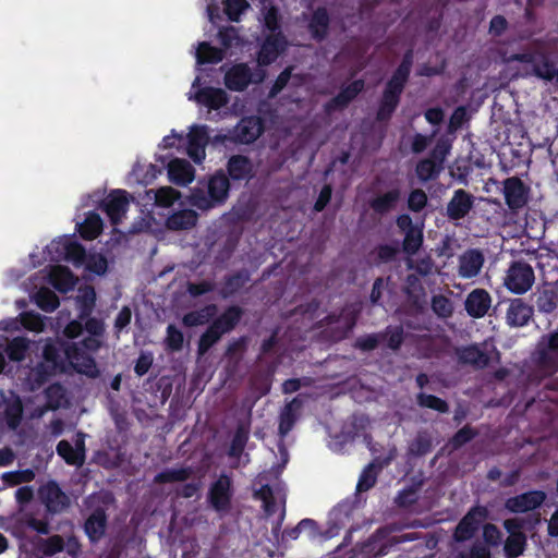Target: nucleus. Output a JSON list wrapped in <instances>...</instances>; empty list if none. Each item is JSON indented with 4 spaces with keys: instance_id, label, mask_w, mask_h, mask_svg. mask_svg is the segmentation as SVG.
Masks as SVG:
<instances>
[{
    "instance_id": "52",
    "label": "nucleus",
    "mask_w": 558,
    "mask_h": 558,
    "mask_svg": "<svg viewBox=\"0 0 558 558\" xmlns=\"http://www.w3.org/2000/svg\"><path fill=\"white\" fill-rule=\"evenodd\" d=\"M456 558H492V554L486 545L475 543L469 549L459 551Z\"/></svg>"
},
{
    "instance_id": "53",
    "label": "nucleus",
    "mask_w": 558,
    "mask_h": 558,
    "mask_svg": "<svg viewBox=\"0 0 558 558\" xmlns=\"http://www.w3.org/2000/svg\"><path fill=\"white\" fill-rule=\"evenodd\" d=\"M35 474L31 470L8 472L2 475V480L10 486H15L22 483L31 482Z\"/></svg>"
},
{
    "instance_id": "7",
    "label": "nucleus",
    "mask_w": 558,
    "mask_h": 558,
    "mask_svg": "<svg viewBox=\"0 0 558 558\" xmlns=\"http://www.w3.org/2000/svg\"><path fill=\"white\" fill-rule=\"evenodd\" d=\"M485 255L480 248H468L458 256L457 274L461 279L470 280L480 276Z\"/></svg>"
},
{
    "instance_id": "25",
    "label": "nucleus",
    "mask_w": 558,
    "mask_h": 558,
    "mask_svg": "<svg viewBox=\"0 0 558 558\" xmlns=\"http://www.w3.org/2000/svg\"><path fill=\"white\" fill-rule=\"evenodd\" d=\"M194 99L210 109H219L228 102L227 93L221 88L213 87L199 89Z\"/></svg>"
},
{
    "instance_id": "6",
    "label": "nucleus",
    "mask_w": 558,
    "mask_h": 558,
    "mask_svg": "<svg viewBox=\"0 0 558 558\" xmlns=\"http://www.w3.org/2000/svg\"><path fill=\"white\" fill-rule=\"evenodd\" d=\"M38 549L46 557H51L65 550L69 556L77 558L81 554V544L74 535H69L66 539H64L61 535L56 534L48 538L40 539Z\"/></svg>"
},
{
    "instance_id": "63",
    "label": "nucleus",
    "mask_w": 558,
    "mask_h": 558,
    "mask_svg": "<svg viewBox=\"0 0 558 558\" xmlns=\"http://www.w3.org/2000/svg\"><path fill=\"white\" fill-rule=\"evenodd\" d=\"M380 340H383L381 333L367 335L356 339L354 347L362 351H371L378 345Z\"/></svg>"
},
{
    "instance_id": "55",
    "label": "nucleus",
    "mask_w": 558,
    "mask_h": 558,
    "mask_svg": "<svg viewBox=\"0 0 558 558\" xmlns=\"http://www.w3.org/2000/svg\"><path fill=\"white\" fill-rule=\"evenodd\" d=\"M408 267L415 269L422 276H428L435 271V263L429 256L418 258L415 263L412 259L408 260Z\"/></svg>"
},
{
    "instance_id": "11",
    "label": "nucleus",
    "mask_w": 558,
    "mask_h": 558,
    "mask_svg": "<svg viewBox=\"0 0 558 558\" xmlns=\"http://www.w3.org/2000/svg\"><path fill=\"white\" fill-rule=\"evenodd\" d=\"M546 497V493L543 490H532L508 498L505 507L510 512L523 513L541 507Z\"/></svg>"
},
{
    "instance_id": "46",
    "label": "nucleus",
    "mask_w": 558,
    "mask_h": 558,
    "mask_svg": "<svg viewBox=\"0 0 558 558\" xmlns=\"http://www.w3.org/2000/svg\"><path fill=\"white\" fill-rule=\"evenodd\" d=\"M416 400L417 404L422 408L433 409L440 413H447L449 411L448 403L436 396L421 392L417 395Z\"/></svg>"
},
{
    "instance_id": "62",
    "label": "nucleus",
    "mask_w": 558,
    "mask_h": 558,
    "mask_svg": "<svg viewBox=\"0 0 558 558\" xmlns=\"http://www.w3.org/2000/svg\"><path fill=\"white\" fill-rule=\"evenodd\" d=\"M483 538L487 545L498 546L501 543V533L495 524L487 523L483 527Z\"/></svg>"
},
{
    "instance_id": "8",
    "label": "nucleus",
    "mask_w": 558,
    "mask_h": 558,
    "mask_svg": "<svg viewBox=\"0 0 558 558\" xmlns=\"http://www.w3.org/2000/svg\"><path fill=\"white\" fill-rule=\"evenodd\" d=\"M487 510L484 507L472 508L456 526L452 536L453 539L459 543L471 539L485 520Z\"/></svg>"
},
{
    "instance_id": "56",
    "label": "nucleus",
    "mask_w": 558,
    "mask_h": 558,
    "mask_svg": "<svg viewBox=\"0 0 558 558\" xmlns=\"http://www.w3.org/2000/svg\"><path fill=\"white\" fill-rule=\"evenodd\" d=\"M65 258L74 263H82L85 259V250L82 245L66 240L64 242Z\"/></svg>"
},
{
    "instance_id": "43",
    "label": "nucleus",
    "mask_w": 558,
    "mask_h": 558,
    "mask_svg": "<svg viewBox=\"0 0 558 558\" xmlns=\"http://www.w3.org/2000/svg\"><path fill=\"white\" fill-rule=\"evenodd\" d=\"M57 452L68 464L81 466L84 463L83 454L78 451L75 452L73 446L66 440L59 441Z\"/></svg>"
},
{
    "instance_id": "45",
    "label": "nucleus",
    "mask_w": 558,
    "mask_h": 558,
    "mask_svg": "<svg viewBox=\"0 0 558 558\" xmlns=\"http://www.w3.org/2000/svg\"><path fill=\"white\" fill-rule=\"evenodd\" d=\"M247 439H248V429L245 426L240 425L236 428V432L233 436V439H232V442H231V446L229 449V456L232 458L239 459L246 446Z\"/></svg>"
},
{
    "instance_id": "33",
    "label": "nucleus",
    "mask_w": 558,
    "mask_h": 558,
    "mask_svg": "<svg viewBox=\"0 0 558 558\" xmlns=\"http://www.w3.org/2000/svg\"><path fill=\"white\" fill-rule=\"evenodd\" d=\"M217 313V306L211 304L198 311L190 312L182 318V323L186 327H196L208 323Z\"/></svg>"
},
{
    "instance_id": "12",
    "label": "nucleus",
    "mask_w": 558,
    "mask_h": 558,
    "mask_svg": "<svg viewBox=\"0 0 558 558\" xmlns=\"http://www.w3.org/2000/svg\"><path fill=\"white\" fill-rule=\"evenodd\" d=\"M475 197L465 190H456L447 204L446 214L450 220L465 218L474 207Z\"/></svg>"
},
{
    "instance_id": "3",
    "label": "nucleus",
    "mask_w": 558,
    "mask_h": 558,
    "mask_svg": "<svg viewBox=\"0 0 558 558\" xmlns=\"http://www.w3.org/2000/svg\"><path fill=\"white\" fill-rule=\"evenodd\" d=\"M411 69V61L405 58L388 82L383 96L381 105L377 112L378 120H387L399 104L400 95L408 80Z\"/></svg>"
},
{
    "instance_id": "22",
    "label": "nucleus",
    "mask_w": 558,
    "mask_h": 558,
    "mask_svg": "<svg viewBox=\"0 0 558 558\" xmlns=\"http://www.w3.org/2000/svg\"><path fill=\"white\" fill-rule=\"evenodd\" d=\"M328 325H337L336 330L332 332L331 338L335 341H339L343 338H345L356 323V312L355 311H349L344 312L341 316H333L330 315L327 317Z\"/></svg>"
},
{
    "instance_id": "32",
    "label": "nucleus",
    "mask_w": 558,
    "mask_h": 558,
    "mask_svg": "<svg viewBox=\"0 0 558 558\" xmlns=\"http://www.w3.org/2000/svg\"><path fill=\"white\" fill-rule=\"evenodd\" d=\"M242 316V310L238 306H231L226 310L218 318L213 322L215 328H217L222 335L231 331L240 322Z\"/></svg>"
},
{
    "instance_id": "51",
    "label": "nucleus",
    "mask_w": 558,
    "mask_h": 558,
    "mask_svg": "<svg viewBox=\"0 0 558 558\" xmlns=\"http://www.w3.org/2000/svg\"><path fill=\"white\" fill-rule=\"evenodd\" d=\"M432 308L440 317H449L453 312L451 301L444 295H435L432 299Z\"/></svg>"
},
{
    "instance_id": "47",
    "label": "nucleus",
    "mask_w": 558,
    "mask_h": 558,
    "mask_svg": "<svg viewBox=\"0 0 558 558\" xmlns=\"http://www.w3.org/2000/svg\"><path fill=\"white\" fill-rule=\"evenodd\" d=\"M403 251L409 254H415L423 243V232L420 228L404 233Z\"/></svg>"
},
{
    "instance_id": "14",
    "label": "nucleus",
    "mask_w": 558,
    "mask_h": 558,
    "mask_svg": "<svg viewBox=\"0 0 558 558\" xmlns=\"http://www.w3.org/2000/svg\"><path fill=\"white\" fill-rule=\"evenodd\" d=\"M129 204L128 193L121 190L113 191L104 201V209L113 225H118L122 220Z\"/></svg>"
},
{
    "instance_id": "23",
    "label": "nucleus",
    "mask_w": 558,
    "mask_h": 558,
    "mask_svg": "<svg viewBox=\"0 0 558 558\" xmlns=\"http://www.w3.org/2000/svg\"><path fill=\"white\" fill-rule=\"evenodd\" d=\"M107 515L102 508H97L85 522V532L92 542L99 541L106 532Z\"/></svg>"
},
{
    "instance_id": "64",
    "label": "nucleus",
    "mask_w": 558,
    "mask_h": 558,
    "mask_svg": "<svg viewBox=\"0 0 558 558\" xmlns=\"http://www.w3.org/2000/svg\"><path fill=\"white\" fill-rule=\"evenodd\" d=\"M292 73V68L289 66L284 71H282L277 77L275 84L270 88L269 97H276L288 84Z\"/></svg>"
},
{
    "instance_id": "30",
    "label": "nucleus",
    "mask_w": 558,
    "mask_h": 558,
    "mask_svg": "<svg viewBox=\"0 0 558 558\" xmlns=\"http://www.w3.org/2000/svg\"><path fill=\"white\" fill-rule=\"evenodd\" d=\"M364 88V82L357 80L343 88L329 104V109H340L353 100Z\"/></svg>"
},
{
    "instance_id": "50",
    "label": "nucleus",
    "mask_w": 558,
    "mask_h": 558,
    "mask_svg": "<svg viewBox=\"0 0 558 558\" xmlns=\"http://www.w3.org/2000/svg\"><path fill=\"white\" fill-rule=\"evenodd\" d=\"M183 333L173 325H169L165 339L166 347L171 351H180L183 348Z\"/></svg>"
},
{
    "instance_id": "19",
    "label": "nucleus",
    "mask_w": 558,
    "mask_h": 558,
    "mask_svg": "<svg viewBox=\"0 0 558 558\" xmlns=\"http://www.w3.org/2000/svg\"><path fill=\"white\" fill-rule=\"evenodd\" d=\"M284 47L286 40L280 33L268 36L258 53V65L262 68L272 63Z\"/></svg>"
},
{
    "instance_id": "16",
    "label": "nucleus",
    "mask_w": 558,
    "mask_h": 558,
    "mask_svg": "<svg viewBox=\"0 0 558 558\" xmlns=\"http://www.w3.org/2000/svg\"><path fill=\"white\" fill-rule=\"evenodd\" d=\"M454 352L460 364L472 366L475 369H482L489 363L488 353L475 344L457 348Z\"/></svg>"
},
{
    "instance_id": "31",
    "label": "nucleus",
    "mask_w": 558,
    "mask_h": 558,
    "mask_svg": "<svg viewBox=\"0 0 558 558\" xmlns=\"http://www.w3.org/2000/svg\"><path fill=\"white\" fill-rule=\"evenodd\" d=\"M400 199V191L395 189L376 196L371 202L372 209L380 215L393 210Z\"/></svg>"
},
{
    "instance_id": "28",
    "label": "nucleus",
    "mask_w": 558,
    "mask_h": 558,
    "mask_svg": "<svg viewBox=\"0 0 558 558\" xmlns=\"http://www.w3.org/2000/svg\"><path fill=\"white\" fill-rule=\"evenodd\" d=\"M302 407L301 400L294 398L282 409L280 413L279 434L286 436L298 420L299 411Z\"/></svg>"
},
{
    "instance_id": "17",
    "label": "nucleus",
    "mask_w": 558,
    "mask_h": 558,
    "mask_svg": "<svg viewBox=\"0 0 558 558\" xmlns=\"http://www.w3.org/2000/svg\"><path fill=\"white\" fill-rule=\"evenodd\" d=\"M208 143V134L205 126H192L187 135V154L199 163L205 159V147Z\"/></svg>"
},
{
    "instance_id": "36",
    "label": "nucleus",
    "mask_w": 558,
    "mask_h": 558,
    "mask_svg": "<svg viewBox=\"0 0 558 558\" xmlns=\"http://www.w3.org/2000/svg\"><path fill=\"white\" fill-rule=\"evenodd\" d=\"M96 293L94 288L86 286L84 288L78 289V294L76 296V303L80 307V318L84 319L87 317L95 305Z\"/></svg>"
},
{
    "instance_id": "5",
    "label": "nucleus",
    "mask_w": 558,
    "mask_h": 558,
    "mask_svg": "<svg viewBox=\"0 0 558 558\" xmlns=\"http://www.w3.org/2000/svg\"><path fill=\"white\" fill-rule=\"evenodd\" d=\"M266 77L263 69L252 72L247 64L240 63L230 68L225 75L226 86L235 92L244 90L251 83H260Z\"/></svg>"
},
{
    "instance_id": "40",
    "label": "nucleus",
    "mask_w": 558,
    "mask_h": 558,
    "mask_svg": "<svg viewBox=\"0 0 558 558\" xmlns=\"http://www.w3.org/2000/svg\"><path fill=\"white\" fill-rule=\"evenodd\" d=\"M102 230V220L98 214L90 213L80 227L81 235L84 239L92 240L100 234Z\"/></svg>"
},
{
    "instance_id": "35",
    "label": "nucleus",
    "mask_w": 558,
    "mask_h": 558,
    "mask_svg": "<svg viewBox=\"0 0 558 558\" xmlns=\"http://www.w3.org/2000/svg\"><path fill=\"white\" fill-rule=\"evenodd\" d=\"M192 473L191 468L166 469L155 476L154 482L158 484L185 482L191 477Z\"/></svg>"
},
{
    "instance_id": "15",
    "label": "nucleus",
    "mask_w": 558,
    "mask_h": 558,
    "mask_svg": "<svg viewBox=\"0 0 558 558\" xmlns=\"http://www.w3.org/2000/svg\"><path fill=\"white\" fill-rule=\"evenodd\" d=\"M231 499V480L222 474L209 490V501L217 511H227Z\"/></svg>"
},
{
    "instance_id": "57",
    "label": "nucleus",
    "mask_w": 558,
    "mask_h": 558,
    "mask_svg": "<svg viewBox=\"0 0 558 558\" xmlns=\"http://www.w3.org/2000/svg\"><path fill=\"white\" fill-rule=\"evenodd\" d=\"M21 324L32 331H43L44 320L39 314L32 312L21 314Z\"/></svg>"
},
{
    "instance_id": "39",
    "label": "nucleus",
    "mask_w": 558,
    "mask_h": 558,
    "mask_svg": "<svg viewBox=\"0 0 558 558\" xmlns=\"http://www.w3.org/2000/svg\"><path fill=\"white\" fill-rule=\"evenodd\" d=\"M526 546V536L524 533L509 535L505 542V555L507 558H517L521 556Z\"/></svg>"
},
{
    "instance_id": "34",
    "label": "nucleus",
    "mask_w": 558,
    "mask_h": 558,
    "mask_svg": "<svg viewBox=\"0 0 558 558\" xmlns=\"http://www.w3.org/2000/svg\"><path fill=\"white\" fill-rule=\"evenodd\" d=\"M328 25L329 16L326 9H317L310 22V31L312 36L317 40H322L327 35Z\"/></svg>"
},
{
    "instance_id": "58",
    "label": "nucleus",
    "mask_w": 558,
    "mask_h": 558,
    "mask_svg": "<svg viewBox=\"0 0 558 558\" xmlns=\"http://www.w3.org/2000/svg\"><path fill=\"white\" fill-rule=\"evenodd\" d=\"M427 204V195L423 190L416 189L412 191L408 198L409 209L412 211H421Z\"/></svg>"
},
{
    "instance_id": "54",
    "label": "nucleus",
    "mask_w": 558,
    "mask_h": 558,
    "mask_svg": "<svg viewBox=\"0 0 558 558\" xmlns=\"http://www.w3.org/2000/svg\"><path fill=\"white\" fill-rule=\"evenodd\" d=\"M64 389L61 385L54 384L46 389L48 404L52 409L60 408L64 402Z\"/></svg>"
},
{
    "instance_id": "26",
    "label": "nucleus",
    "mask_w": 558,
    "mask_h": 558,
    "mask_svg": "<svg viewBox=\"0 0 558 558\" xmlns=\"http://www.w3.org/2000/svg\"><path fill=\"white\" fill-rule=\"evenodd\" d=\"M255 496L263 501V507L268 515L274 514L284 506V496L280 492L275 493L268 485L262 486L255 493Z\"/></svg>"
},
{
    "instance_id": "1",
    "label": "nucleus",
    "mask_w": 558,
    "mask_h": 558,
    "mask_svg": "<svg viewBox=\"0 0 558 558\" xmlns=\"http://www.w3.org/2000/svg\"><path fill=\"white\" fill-rule=\"evenodd\" d=\"M45 362L38 364L32 369L29 379L34 381L33 389L41 386L47 378L57 371H63L65 362L78 373L89 377H96L98 369L94 359L78 343H66L63 347L64 357L56 343L49 341L44 348Z\"/></svg>"
},
{
    "instance_id": "49",
    "label": "nucleus",
    "mask_w": 558,
    "mask_h": 558,
    "mask_svg": "<svg viewBox=\"0 0 558 558\" xmlns=\"http://www.w3.org/2000/svg\"><path fill=\"white\" fill-rule=\"evenodd\" d=\"M439 172V168L433 159L421 160L416 166V174L421 181L434 179Z\"/></svg>"
},
{
    "instance_id": "21",
    "label": "nucleus",
    "mask_w": 558,
    "mask_h": 558,
    "mask_svg": "<svg viewBox=\"0 0 558 558\" xmlns=\"http://www.w3.org/2000/svg\"><path fill=\"white\" fill-rule=\"evenodd\" d=\"M263 131L262 122L256 117L242 119L234 128L233 138L236 142L248 144L254 142Z\"/></svg>"
},
{
    "instance_id": "9",
    "label": "nucleus",
    "mask_w": 558,
    "mask_h": 558,
    "mask_svg": "<svg viewBox=\"0 0 558 558\" xmlns=\"http://www.w3.org/2000/svg\"><path fill=\"white\" fill-rule=\"evenodd\" d=\"M502 193L507 206L517 211L523 208L529 201V187L518 177H511L504 181Z\"/></svg>"
},
{
    "instance_id": "60",
    "label": "nucleus",
    "mask_w": 558,
    "mask_h": 558,
    "mask_svg": "<svg viewBox=\"0 0 558 558\" xmlns=\"http://www.w3.org/2000/svg\"><path fill=\"white\" fill-rule=\"evenodd\" d=\"M383 336L387 338L388 347L392 350L399 349L403 341V329L402 327H393L387 328L386 332Z\"/></svg>"
},
{
    "instance_id": "4",
    "label": "nucleus",
    "mask_w": 558,
    "mask_h": 558,
    "mask_svg": "<svg viewBox=\"0 0 558 558\" xmlns=\"http://www.w3.org/2000/svg\"><path fill=\"white\" fill-rule=\"evenodd\" d=\"M534 280V270L529 264L514 262L506 272L504 284L510 292L523 294L532 288Z\"/></svg>"
},
{
    "instance_id": "20",
    "label": "nucleus",
    "mask_w": 558,
    "mask_h": 558,
    "mask_svg": "<svg viewBox=\"0 0 558 558\" xmlns=\"http://www.w3.org/2000/svg\"><path fill=\"white\" fill-rule=\"evenodd\" d=\"M169 180L177 184L186 186L195 178V170L192 165L184 159H173L168 163Z\"/></svg>"
},
{
    "instance_id": "41",
    "label": "nucleus",
    "mask_w": 558,
    "mask_h": 558,
    "mask_svg": "<svg viewBox=\"0 0 558 558\" xmlns=\"http://www.w3.org/2000/svg\"><path fill=\"white\" fill-rule=\"evenodd\" d=\"M196 58L199 63H217L223 59V52L207 43H202L196 50Z\"/></svg>"
},
{
    "instance_id": "59",
    "label": "nucleus",
    "mask_w": 558,
    "mask_h": 558,
    "mask_svg": "<svg viewBox=\"0 0 558 558\" xmlns=\"http://www.w3.org/2000/svg\"><path fill=\"white\" fill-rule=\"evenodd\" d=\"M245 0H226V13L232 21H238L242 12L247 9Z\"/></svg>"
},
{
    "instance_id": "24",
    "label": "nucleus",
    "mask_w": 558,
    "mask_h": 558,
    "mask_svg": "<svg viewBox=\"0 0 558 558\" xmlns=\"http://www.w3.org/2000/svg\"><path fill=\"white\" fill-rule=\"evenodd\" d=\"M181 197V193L171 186L150 189L145 192V198L154 202L156 206L168 208Z\"/></svg>"
},
{
    "instance_id": "37",
    "label": "nucleus",
    "mask_w": 558,
    "mask_h": 558,
    "mask_svg": "<svg viewBox=\"0 0 558 558\" xmlns=\"http://www.w3.org/2000/svg\"><path fill=\"white\" fill-rule=\"evenodd\" d=\"M536 306L539 312L551 313L558 306V292L553 289H543L537 292Z\"/></svg>"
},
{
    "instance_id": "18",
    "label": "nucleus",
    "mask_w": 558,
    "mask_h": 558,
    "mask_svg": "<svg viewBox=\"0 0 558 558\" xmlns=\"http://www.w3.org/2000/svg\"><path fill=\"white\" fill-rule=\"evenodd\" d=\"M533 316V307L525 303L522 299H513L510 301L506 320L511 327L525 326Z\"/></svg>"
},
{
    "instance_id": "48",
    "label": "nucleus",
    "mask_w": 558,
    "mask_h": 558,
    "mask_svg": "<svg viewBox=\"0 0 558 558\" xmlns=\"http://www.w3.org/2000/svg\"><path fill=\"white\" fill-rule=\"evenodd\" d=\"M28 349V340L22 337L14 338L7 348V353L12 361H22Z\"/></svg>"
},
{
    "instance_id": "2",
    "label": "nucleus",
    "mask_w": 558,
    "mask_h": 558,
    "mask_svg": "<svg viewBox=\"0 0 558 558\" xmlns=\"http://www.w3.org/2000/svg\"><path fill=\"white\" fill-rule=\"evenodd\" d=\"M230 189L229 179L226 174L218 172L210 177L203 187L197 186L191 191L189 197L192 206L208 210L221 205L228 197Z\"/></svg>"
},
{
    "instance_id": "13",
    "label": "nucleus",
    "mask_w": 558,
    "mask_h": 558,
    "mask_svg": "<svg viewBox=\"0 0 558 558\" xmlns=\"http://www.w3.org/2000/svg\"><path fill=\"white\" fill-rule=\"evenodd\" d=\"M492 306L490 294L482 288L472 290L464 301V308L469 316L473 318L484 317Z\"/></svg>"
},
{
    "instance_id": "27",
    "label": "nucleus",
    "mask_w": 558,
    "mask_h": 558,
    "mask_svg": "<svg viewBox=\"0 0 558 558\" xmlns=\"http://www.w3.org/2000/svg\"><path fill=\"white\" fill-rule=\"evenodd\" d=\"M50 283L60 292H68L76 284V278L63 266H54L49 271Z\"/></svg>"
},
{
    "instance_id": "10",
    "label": "nucleus",
    "mask_w": 558,
    "mask_h": 558,
    "mask_svg": "<svg viewBox=\"0 0 558 558\" xmlns=\"http://www.w3.org/2000/svg\"><path fill=\"white\" fill-rule=\"evenodd\" d=\"M41 501L50 513H61L70 506L69 496L56 483H48L39 489Z\"/></svg>"
},
{
    "instance_id": "44",
    "label": "nucleus",
    "mask_w": 558,
    "mask_h": 558,
    "mask_svg": "<svg viewBox=\"0 0 558 558\" xmlns=\"http://www.w3.org/2000/svg\"><path fill=\"white\" fill-rule=\"evenodd\" d=\"M36 304L46 312H52L59 306V299L53 291L41 288L35 295Z\"/></svg>"
},
{
    "instance_id": "61",
    "label": "nucleus",
    "mask_w": 558,
    "mask_h": 558,
    "mask_svg": "<svg viewBox=\"0 0 558 558\" xmlns=\"http://www.w3.org/2000/svg\"><path fill=\"white\" fill-rule=\"evenodd\" d=\"M376 483V474L373 472V464H369L361 474L356 489L357 492H366Z\"/></svg>"
},
{
    "instance_id": "38",
    "label": "nucleus",
    "mask_w": 558,
    "mask_h": 558,
    "mask_svg": "<svg viewBox=\"0 0 558 558\" xmlns=\"http://www.w3.org/2000/svg\"><path fill=\"white\" fill-rule=\"evenodd\" d=\"M230 175L235 180L248 177L252 172V165L246 157L233 156L228 163Z\"/></svg>"
},
{
    "instance_id": "42",
    "label": "nucleus",
    "mask_w": 558,
    "mask_h": 558,
    "mask_svg": "<svg viewBox=\"0 0 558 558\" xmlns=\"http://www.w3.org/2000/svg\"><path fill=\"white\" fill-rule=\"evenodd\" d=\"M221 337L222 333L211 324L198 340V355H204L215 343L220 340Z\"/></svg>"
},
{
    "instance_id": "29",
    "label": "nucleus",
    "mask_w": 558,
    "mask_h": 558,
    "mask_svg": "<svg viewBox=\"0 0 558 558\" xmlns=\"http://www.w3.org/2000/svg\"><path fill=\"white\" fill-rule=\"evenodd\" d=\"M197 214L192 209H183L168 217L166 226L170 230H186L196 225Z\"/></svg>"
}]
</instances>
